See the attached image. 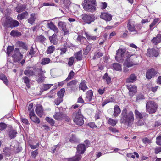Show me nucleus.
<instances>
[{
	"instance_id": "8",
	"label": "nucleus",
	"mask_w": 161,
	"mask_h": 161,
	"mask_svg": "<svg viewBox=\"0 0 161 161\" xmlns=\"http://www.w3.org/2000/svg\"><path fill=\"white\" fill-rule=\"evenodd\" d=\"M158 73V71L153 68L148 69L146 74V78L148 79H150L155 76Z\"/></svg>"
},
{
	"instance_id": "52",
	"label": "nucleus",
	"mask_w": 161,
	"mask_h": 161,
	"mask_svg": "<svg viewBox=\"0 0 161 161\" xmlns=\"http://www.w3.org/2000/svg\"><path fill=\"white\" fill-rule=\"evenodd\" d=\"M92 48L91 45H88L86 47V48L85 50L84 51V54L85 55H87L88 53L90 51V50Z\"/></svg>"
},
{
	"instance_id": "30",
	"label": "nucleus",
	"mask_w": 161,
	"mask_h": 161,
	"mask_svg": "<svg viewBox=\"0 0 161 161\" xmlns=\"http://www.w3.org/2000/svg\"><path fill=\"white\" fill-rule=\"evenodd\" d=\"M81 158V156L79 155H76L74 157L68 158V161H79Z\"/></svg>"
},
{
	"instance_id": "19",
	"label": "nucleus",
	"mask_w": 161,
	"mask_h": 161,
	"mask_svg": "<svg viewBox=\"0 0 161 161\" xmlns=\"http://www.w3.org/2000/svg\"><path fill=\"white\" fill-rule=\"evenodd\" d=\"M151 42L155 45L161 42V34H158L156 37H154L152 40Z\"/></svg>"
},
{
	"instance_id": "38",
	"label": "nucleus",
	"mask_w": 161,
	"mask_h": 161,
	"mask_svg": "<svg viewBox=\"0 0 161 161\" xmlns=\"http://www.w3.org/2000/svg\"><path fill=\"white\" fill-rule=\"evenodd\" d=\"M0 79L2 80L6 85L7 86L8 85V83L7 78L4 74H0Z\"/></svg>"
},
{
	"instance_id": "12",
	"label": "nucleus",
	"mask_w": 161,
	"mask_h": 161,
	"mask_svg": "<svg viewBox=\"0 0 161 161\" xmlns=\"http://www.w3.org/2000/svg\"><path fill=\"white\" fill-rule=\"evenodd\" d=\"M82 19L86 23L90 24L93 22L95 19V18L93 16H91L87 14L84 15Z\"/></svg>"
},
{
	"instance_id": "39",
	"label": "nucleus",
	"mask_w": 161,
	"mask_h": 161,
	"mask_svg": "<svg viewBox=\"0 0 161 161\" xmlns=\"http://www.w3.org/2000/svg\"><path fill=\"white\" fill-rule=\"evenodd\" d=\"M114 69L116 70L120 71L121 70L122 68L121 65L119 64L115 63L113 64Z\"/></svg>"
},
{
	"instance_id": "63",
	"label": "nucleus",
	"mask_w": 161,
	"mask_h": 161,
	"mask_svg": "<svg viewBox=\"0 0 161 161\" xmlns=\"http://www.w3.org/2000/svg\"><path fill=\"white\" fill-rule=\"evenodd\" d=\"M55 25L52 22H50L49 23H48L47 24V27L48 28H49L51 30V29Z\"/></svg>"
},
{
	"instance_id": "54",
	"label": "nucleus",
	"mask_w": 161,
	"mask_h": 161,
	"mask_svg": "<svg viewBox=\"0 0 161 161\" xmlns=\"http://www.w3.org/2000/svg\"><path fill=\"white\" fill-rule=\"evenodd\" d=\"M63 101V99L61 97H58L55 99V103L57 105H59L60 103Z\"/></svg>"
},
{
	"instance_id": "25",
	"label": "nucleus",
	"mask_w": 161,
	"mask_h": 161,
	"mask_svg": "<svg viewBox=\"0 0 161 161\" xmlns=\"http://www.w3.org/2000/svg\"><path fill=\"white\" fill-rule=\"evenodd\" d=\"M30 16L28 19V22L29 23L32 24L36 18V15L34 13H32L31 14Z\"/></svg>"
},
{
	"instance_id": "33",
	"label": "nucleus",
	"mask_w": 161,
	"mask_h": 161,
	"mask_svg": "<svg viewBox=\"0 0 161 161\" xmlns=\"http://www.w3.org/2000/svg\"><path fill=\"white\" fill-rule=\"evenodd\" d=\"M159 18H155L154 19L153 21L151 24L149 25L150 30L152 31L153 29V27L159 21Z\"/></svg>"
},
{
	"instance_id": "51",
	"label": "nucleus",
	"mask_w": 161,
	"mask_h": 161,
	"mask_svg": "<svg viewBox=\"0 0 161 161\" xmlns=\"http://www.w3.org/2000/svg\"><path fill=\"white\" fill-rule=\"evenodd\" d=\"M103 55V53L100 51L97 52L95 53L94 58L95 59L97 58H99Z\"/></svg>"
},
{
	"instance_id": "34",
	"label": "nucleus",
	"mask_w": 161,
	"mask_h": 161,
	"mask_svg": "<svg viewBox=\"0 0 161 161\" xmlns=\"http://www.w3.org/2000/svg\"><path fill=\"white\" fill-rule=\"evenodd\" d=\"M10 24L11 25L9 26H10V28H11L17 27L19 25V24L18 21L16 20H13L12 19Z\"/></svg>"
},
{
	"instance_id": "2",
	"label": "nucleus",
	"mask_w": 161,
	"mask_h": 161,
	"mask_svg": "<svg viewBox=\"0 0 161 161\" xmlns=\"http://www.w3.org/2000/svg\"><path fill=\"white\" fill-rule=\"evenodd\" d=\"M96 3L95 0H84L82 2L84 9L88 12H93L96 9Z\"/></svg>"
},
{
	"instance_id": "3",
	"label": "nucleus",
	"mask_w": 161,
	"mask_h": 161,
	"mask_svg": "<svg viewBox=\"0 0 161 161\" xmlns=\"http://www.w3.org/2000/svg\"><path fill=\"white\" fill-rule=\"evenodd\" d=\"M158 104L154 101H149L147 102L146 109L147 112L150 114L155 113L158 108Z\"/></svg>"
},
{
	"instance_id": "21",
	"label": "nucleus",
	"mask_w": 161,
	"mask_h": 161,
	"mask_svg": "<svg viewBox=\"0 0 161 161\" xmlns=\"http://www.w3.org/2000/svg\"><path fill=\"white\" fill-rule=\"evenodd\" d=\"M121 110L119 106L117 105H115L114 107L113 114V115L115 117H117L119 114Z\"/></svg>"
},
{
	"instance_id": "11",
	"label": "nucleus",
	"mask_w": 161,
	"mask_h": 161,
	"mask_svg": "<svg viewBox=\"0 0 161 161\" xmlns=\"http://www.w3.org/2000/svg\"><path fill=\"white\" fill-rule=\"evenodd\" d=\"M100 17L107 21H110L112 19V15L108 12H102Z\"/></svg>"
},
{
	"instance_id": "48",
	"label": "nucleus",
	"mask_w": 161,
	"mask_h": 161,
	"mask_svg": "<svg viewBox=\"0 0 161 161\" xmlns=\"http://www.w3.org/2000/svg\"><path fill=\"white\" fill-rule=\"evenodd\" d=\"M53 84H45L42 86V89L43 91H46L49 89Z\"/></svg>"
},
{
	"instance_id": "55",
	"label": "nucleus",
	"mask_w": 161,
	"mask_h": 161,
	"mask_svg": "<svg viewBox=\"0 0 161 161\" xmlns=\"http://www.w3.org/2000/svg\"><path fill=\"white\" fill-rule=\"evenodd\" d=\"M142 141L144 144H149L152 142V141L151 139H149L147 137H145L143 138Z\"/></svg>"
},
{
	"instance_id": "20",
	"label": "nucleus",
	"mask_w": 161,
	"mask_h": 161,
	"mask_svg": "<svg viewBox=\"0 0 161 161\" xmlns=\"http://www.w3.org/2000/svg\"><path fill=\"white\" fill-rule=\"evenodd\" d=\"M93 95V92L92 90H90L87 91L86 93V101L90 102L92 100Z\"/></svg>"
},
{
	"instance_id": "18",
	"label": "nucleus",
	"mask_w": 161,
	"mask_h": 161,
	"mask_svg": "<svg viewBox=\"0 0 161 161\" xmlns=\"http://www.w3.org/2000/svg\"><path fill=\"white\" fill-rule=\"evenodd\" d=\"M36 113L40 117H42L43 114V110L42 106L37 105L35 110Z\"/></svg>"
},
{
	"instance_id": "29",
	"label": "nucleus",
	"mask_w": 161,
	"mask_h": 161,
	"mask_svg": "<svg viewBox=\"0 0 161 161\" xmlns=\"http://www.w3.org/2000/svg\"><path fill=\"white\" fill-rule=\"evenodd\" d=\"M26 5L25 4L16 7V11L18 13L24 11L26 8Z\"/></svg>"
},
{
	"instance_id": "46",
	"label": "nucleus",
	"mask_w": 161,
	"mask_h": 161,
	"mask_svg": "<svg viewBox=\"0 0 161 161\" xmlns=\"http://www.w3.org/2000/svg\"><path fill=\"white\" fill-rule=\"evenodd\" d=\"M65 89L64 88H62L57 93V95L59 97H61L62 98Z\"/></svg>"
},
{
	"instance_id": "1",
	"label": "nucleus",
	"mask_w": 161,
	"mask_h": 161,
	"mask_svg": "<svg viewBox=\"0 0 161 161\" xmlns=\"http://www.w3.org/2000/svg\"><path fill=\"white\" fill-rule=\"evenodd\" d=\"M121 122L128 126L131 125L134 120V114L132 111L126 112V109L124 110L121 113Z\"/></svg>"
},
{
	"instance_id": "24",
	"label": "nucleus",
	"mask_w": 161,
	"mask_h": 161,
	"mask_svg": "<svg viewBox=\"0 0 161 161\" xmlns=\"http://www.w3.org/2000/svg\"><path fill=\"white\" fill-rule=\"evenodd\" d=\"M123 64L128 67H130L132 66L135 65V64L131 61L130 58H127V59L125 61Z\"/></svg>"
},
{
	"instance_id": "16",
	"label": "nucleus",
	"mask_w": 161,
	"mask_h": 161,
	"mask_svg": "<svg viewBox=\"0 0 161 161\" xmlns=\"http://www.w3.org/2000/svg\"><path fill=\"white\" fill-rule=\"evenodd\" d=\"M29 116L31 119L32 121L37 124L40 123L39 119L35 115L34 112H30Z\"/></svg>"
},
{
	"instance_id": "10",
	"label": "nucleus",
	"mask_w": 161,
	"mask_h": 161,
	"mask_svg": "<svg viewBox=\"0 0 161 161\" xmlns=\"http://www.w3.org/2000/svg\"><path fill=\"white\" fill-rule=\"evenodd\" d=\"M58 26L59 28L62 30L65 35L69 34V31L66 28V25L65 23L62 21H59L58 23Z\"/></svg>"
},
{
	"instance_id": "36",
	"label": "nucleus",
	"mask_w": 161,
	"mask_h": 161,
	"mask_svg": "<svg viewBox=\"0 0 161 161\" xmlns=\"http://www.w3.org/2000/svg\"><path fill=\"white\" fill-rule=\"evenodd\" d=\"M55 49V47L53 45L50 46L48 48L46 52L47 54H50L53 53Z\"/></svg>"
},
{
	"instance_id": "64",
	"label": "nucleus",
	"mask_w": 161,
	"mask_h": 161,
	"mask_svg": "<svg viewBox=\"0 0 161 161\" xmlns=\"http://www.w3.org/2000/svg\"><path fill=\"white\" fill-rule=\"evenodd\" d=\"M156 142L158 145H161V136H158L157 137Z\"/></svg>"
},
{
	"instance_id": "53",
	"label": "nucleus",
	"mask_w": 161,
	"mask_h": 161,
	"mask_svg": "<svg viewBox=\"0 0 161 161\" xmlns=\"http://www.w3.org/2000/svg\"><path fill=\"white\" fill-rule=\"evenodd\" d=\"M36 71L38 72V75L39 76H42L43 77V75L45 73V71H42L41 68H37Z\"/></svg>"
},
{
	"instance_id": "40",
	"label": "nucleus",
	"mask_w": 161,
	"mask_h": 161,
	"mask_svg": "<svg viewBox=\"0 0 161 161\" xmlns=\"http://www.w3.org/2000/svg\"><path fill=\"white\" fill-rule=\"evenodd\" d=\"M10 35L13 36H19L21 35L20 32H18V31L12 30L10 32Z\"/></svg>"
},
{
	"instance_id": "49",
	"label": "nucleus",
	"mask_w": 161,
	"mask_h": 161,
	"mask_svg": "<svg viewBox=\"0 0 161 161\" xmlns=\"http://www.w3.org/2000/svg\"><path fill=\"white\" fill-rule=\"evenodd\" d=\"M58 51H60V55H62L65 53L67 51V49L66 48H58Z\"/></svg>"
},
{
	"instance_id": "27",
	"label": "nucleus",
	"mask_w": 161,
	"mask_h": 161,
	"mask_svg": "<svg viewBox=\"0 0 161 161\" xmlns=\"http://www.w3.org/2000/svg\"><path fill=\"white\" fill-rule=\"evenodd\" d=\"M79 87L80 89L82 90L83 91H85L88 88L84 80H82L81 82L79 85Z\"/></svg>"
},
{
	"instance_id": "41",
	"label": "nucleus",
	"mask_w": 161,
	"mask_h": 161,
	"mask_svg": "<svg viewBox=\"0 0 161 161\" xmlns=\"http://www.w3.org/2000/svg\"><path fill=\"white\" fill-rule=\"evenodd\" d=\"M70 142L73 143H78L79 142L78 140L75 137L74 135H72L70 137Z\"/></svg>"
},
{
	"instance_id": "28",
	"label": "nucleus",
	"mask_w": 161,
	"mask_h": 161,
	"mask_svg": "<svg viewBox=\"0 0 161 161\" xmlns=\"http://www.w3.org/2000/svg\"><path fill=\"white\" fill-rule=\"evenodd\" d=\"M75 57L77 60H81L82 58V51H80L76 53L75 54Z\"/></svg>"
},
{
	"instance_id": "9",
	"label": "nucleus",
	"mask_w": 161,
	"mask_h": 161,
	"mask_svg": "<svg viewBox=\"0 0 161 161\" xmlns=\"http://www.w3.org/2000/svg\"><path fill=\"white\" fill-rule=\"evenodd\" d=\"M61 108L57 107L56 109V112L53 115L54 119L58 120H61L63 118V115L62 112L60 111Z\"/></svg>"
},
{
	"instance_id": "57",
	"label": "nucleus",
	"mask_w": 161,
	"mask_h": 161,
	"mask_svg": "<svg viewBox=\"0 0 161 161\" xmlns=\"http://www.w3.org/2000/svg\"><path fill=\"white\" fill-rule=\"evenodd\" d=\"M135 115L137 118H139L140 119L142 118V114L138 110H135Z\"/></svg>"
},
{
	"instance_id": "62",
	"label": "nucleus",
	"mask_w": 161,
	"mask_h": 161,
	"mask_svg": "<svg viewBox=\"0 0 161 161\" xmlns=\"http://www.w3.org/2000/svg\"><path fill=\"white\" fill-rule=\"evenodd\" d=\"M107 6V3L106 2H102L100 3V7L102 9H105Z\"/></svg>"
},
{
	"instance_id": "60",
	"label": "nucleus",
	"mask_w": 161,
	"mask_h": 161,
	"mask_svg": "<svg viewBox=\"0 0 161 161\" xmlns=\"http://www.w3.org/2000/svg\"><path fill=\"white\" fill-rule=\"evenodd\" d=\"M14 50V47L12 46H9L8 47L7 49V54L9 55L10 53Z\"/></svg>"
},
{
	"instance_id": "22",
	"label": "nucleus",
	"mask_w": 161,
	"mask_h": 161,
	"mask_svg": "<svg viewBox=\"0 0 161 161\" xmlns=\"http://www.w3.org/2000/svg\"><path fill=\"white\" fill-rule=\"evenodd\" d=\"M49 39L51 43L55 45L57 44V35L56 34L54 33L52 36H50Z\"/></svg>"
},
{
	"instance_id": "17",
	"label": "nucleus",
	"mask_w": 161,
	"mask_h": 161,
	"mask_svg": "<svg viewBox=\"0 0 161 161\" xmlns=\"http://www.w3.org/2000/svg\"><path fill=\"white\" fill-rule=\"evenodd\" d=\"M77 152L79 154H83L86 150V146L84 144H80L77 148Z\"/></svg>"
},
{
	"instance_id": "4",
	"label": "nucleus",
	"mask_w": 161,
	"mask_h": 161,
	"mask_svg": "<svg viewBox=\"0 0 161 161\" xmlns=\"http://www.w3.org/2000/svg\"><path fill=\"white\" fill-rule=\"evenodd\" d=\"M74 121L77 125L80 126L84 124L83 117L81 114L80 109L75 112L74 118Z\"/></svg>"
},
{
	"instance_id": "7",
	"label": "nucleus",
	"mask_w": 161,
	"mask_h": 161,
	"mask_svg": "<svg viewBox=\"0 0 161 161\" xmlns=\"http://www.w3.org/2000/svg\"><path fill=\"white\" fill-rule=\"evenodd\" d=\"M12 57L14 61L15 62H17L21 60L22 58L23 55L20 52L19 49L15 48Z\"/></svg>"
},
{
	"instance_id": "47",
	"label": "nucleus",
	"mask_w": 161,
	"mask_h": 161,
	"mask_svg": "<svg viewBox=\"0 0 161 161\" xmlns=\"http://www.w3.org/2000/svg\"><path fill=\"white\" fill-rule=\"evenodd\" d=\"M103 78L106 80L108 84H109L111 82V78L107 75V73H105L103 77Z\"/></svg>"
},
{
	"instance_id": "5",
	"label": "nucleus",
	"mask_w": 161,
	"mask_h": 161,
	"mask_svg": "<svg viewBox=\"0 0 161 161\" xmlns=\"http://www.w3.org/2000/svg\"><path fill=\"white\" fill-rule=\"evenodd\" d=\"M136 25L135 22L132 19H130L128 21L127 24V28L128 31H126L128 33L131 35H134L137 33V31L135 27Z\"/></svg>"
},
{
	"instance_id": "59",
	"label": "nucleus",
	"mask_w": 161,
	"mask_h": 161,
	"mask_svg": "<svg viewBox=\"0 0 161 161\" xmlns=\"http://www.w3.org/2000/svg\"><path fill=\"white\" fill-rule=\"evenodd\" d=\"M19 46L24 49L27 50V46L25 43L22 42H19Z\"/></svg>"
},
{
	"instance_id": "14",
	"label": "nucleus",
	"mask_w": 161,
	"mask_h": 161,
	"mask_svg": "<svg viewBox=\"0 0 161 161\" xmlns=\"http://www.w3.org/2000/svg\"><path fill=\"white\" fill-rule=\"evenodd\" d=\"M129 90V94L131 96H133L136 92V87L134 85L127 86Z\"/></svg>"
},
{
	"instance_id": "23",
	"label": "nucleus",
	"mask_w": 161,
	"mask_h": 161,
	"mask_svg": "<svg viewBox=\"0 0 161 161\" xmlns=\"http://www.w3.org/2000/svg\"><path fill=\"white\" fill-rule=\"evenodd\" d=\"M17 134V131L14 130H10L8 132V135L10 139H12L15 138Z\"/></svg>"
},
{
	"instance_id": "13",
	"label": "nucleus",
	"mask_w": 161,
	"mask_h": 161,
	"mask_svg": "<svg viewBox=\"0 0 161 161\" xmlns=\"http://www.w3.org/2000/svg\"><path fill=\"white\" fill-rule=\"evenodd\" d=\"M147 54V56L150 57H157L159 54L158 50H156L154 49H150L148 50Z\"/></svg>"
},
{
	"instance_id": "50",
	"label": "nucleus",
	"mask_w": 161,
	"mask_h": 161,
	"mask_svg": "<svg viewBox=\"0 0 161 161\" xmlns=\"http://www.w3.org/2000/svg\"><path fill=\"white\" fill-rule=\"evenodd\" d=\"M45 120L46 121L49 123L52 126L54 125V121L52 119H51L48 117H47L45 118Z\"/></svg>"
},
{
	"instance_id": "6",
	"label": "nucleus",
	"mask_w": 161,
	"mask_h": 161,
	"mask_svg": "<svg viewBox=\"0 0 161 161\" xmlns=\"http://www.w3.org/2000/svg\"><path fill=\"white\" fill-rule=\"evenodd\" d=\"M126 52L125 49L119 48L117 51L115 58L116 60L119 62H121L123 60L124 54Z\"/></svg>"
},
{
	"instance_id": "15",
	"label": "nucleus",
	"mask_w": 161,
	"mask_h": 161,
	"mask_svg": "<svg viewBox=\"0 0 161 161\" xmlns=\"http://www.w3.org/2000/svg\"><path fill=\"white\" fill-rule=\"evenodd\" d=\"M4 18L2 19V21H3V25L6 27H10V26H9L11 25L10 23L11 22L12 18L9 17H7L5 21H4Z\"/></svg>"
},
{
	"instance_id": "58",
	"label": "nucleus",
	"mask_w": 161,
	"mask_h": 161,
	"mask_svg": "<svg viewBox=\"0 0 161 161\" xmlns=\"http://www.w3.org/2000/svg\"><path fill=\"white\" fill-rule=\"evenodd\" d=\"M56 6L55 5V4H54L53 3H43V5H41V6H40V7H42V6Z\"/></svg>"
},
{
	"instance_id": "43",
	"label": "nucleus",
	"mask_w": 161,
	"mask_h": 161,
	"mask_svg": "<svg viewBox=\"0 0 161 161\" xmlns=\"http://www.w3.org/2000/svg\"><path fill=\"white\" fill-rule=\"evenodd\" d=\"M23 79L24 80V83L26 84V86L28 88H29L30 86V79L28 77L26 76L23 77Z\"/></svg>"
},
{
	"instance_id": "45",
	"label": "nucleus",
	"mask_w": 161,
	"mask_h": 161,
	"mask_svg": "<svg viewBox=\"0 0 161 161\" xmlns=\"http://www.w3.org/2000/svg\"><path fill=\"white\" fill-rule=\"evenodd\" d=\"M75 74L74 72L73 71H71L69 74L67 78L65 79V80L68 81L73 78Z\"/></svg>"
},
{
	"instance_id": "42",
	"label": "nucleus",
	"mask_w": 161,
	"mask_h": 161,
	"mask_svg": "<svg viewBox=\"0 0 161 161\" xmlns=\"http://www.w3.org/2000/svg\"><path fill=\"white\" fill-rule=\"evenodd\" d=\"M45 39L46 38L44 36L42 35L37 36L36 38V41L37 42H43Z\"/></svg>"
},
{
	"instance_id": "61",
	"label": "nucleus",
	"mask_w": 161,
	"mask_h": 161,
	"mask_svg": "<svg viewBox=\"0 0 161 161\" xmlns=\"http://www.w3.org/2000/svg\"><path fill=\"white\" fill-rule=\"evenodd\" d=\"M77 83V81L76 80H74L68 83L67 84V86H69L75 85Z\"/></svg>"
},
{
	"instance_id": "56",
	"label": "nucleus",
	"mask_w": 161,
	"mask_h": 161,
	"mask_svg": "<svg viewBox=\"0 0 161 161\" xmlns=\"http://www.w3.org/2000/svg\"><path fill=\"white\" fill-rule=\"evenodd\" d=\"M74 57H72L69 58L68 64L69 66H72L73 64Z\"/></svg>"
},
{
	"instance_id": "44",
	"label": "nucleus",
	"mask_w": 161,
	"mask_h": 161,
	"mask_svg": "<svg viewBox=\"0 0 161 161\" xmlns=\"http://www.w3.org/2000/svg\"><path fill=\"white\" fill-rule=\"evenodd\" d=\"M51 62V60L49 58H44L42 59L41 64L42 65H45L48 64Z\"/></svg>"
},
{
	"instance_id": "31",
	"label": "nucleus",
	"mask_w": 161,
	"mask_h": 161,
	"mask_svg": "<svg viewBox=\"0 0 161 161\" xmlns=\"http://www.w3.org/2000/svg\"><path fill=\"white\" fill-rule=\"evenodd\" d=\"M28 14V13L26 12H25L21 14H19L17 16V19L18 20H22L23 19L25 18L26 16H27Z\"/></svg>"
},
{
	"instance_id": "32",
	"label": "nucleus",
	"mask_w": 161,
	"mask_h": 161,
	"mask_svg": "<svg viewBox=\"0 0 161 161\" xmlns=\"http://www.w3.org/2000/svg\"><path fill=\"white\" fill-rule=\"evenodd\" d=\"M118 122L117 119H114L109 118L108 121V123L113 126H114Z\"/></svg>"
},
{
	"instance_id": "37",
	"label": "nucleus",
	"mask_w": 161,
	"mask_h": 161,
	"mask_svg": "<svg viewBox=\"0 0 161 161\" xmlns=\"http://www.w3.org/2000/svg\"><path fill=\"white\" fill-rule=\"evenodd\" d=\"M24 74L25 75L28 76H33L34 74V72L30 69L25 70L24 71Z\"/></svg>"
},
{
	"instance_id": "35",
	"label": "nucleus",
	"mask_w": 161,
	"mask_h": 161,
	"mask_svg": "<svg viewBox=\"0 0 161 161\" xmlns=\"http://www.w3.org/2000/svg\"><path fill=\"white\" fill-rule=\"evenodd\" d=\"M85 34L86 38L89 41L90 40H95L96 39L97 37L96 36H92L86 32L85 33Z\"/></svg>"
},
{
	"instance_id": "26",
	"label": "nucleus",
	"mask_w": 161,
	"mask_h": 161,
	"mask_svg": "<svg viewBox=\"0 0 161 161\" xmlns=\"http://www.w3.org/2000/svg\"><path fill=\"white\" fill-rule=\"evenodd\" d=\"M136 80V76L134 74L131 75L127 79L126 82L127 83L133 82Z\"/></svg>"
}]
</instances>
